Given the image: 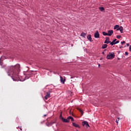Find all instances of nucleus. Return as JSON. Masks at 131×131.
Instances as JSON below:
<instances>
[{
  "instance_id": "obj_1",
  "label": "nucleus",
  "mask_w": 131,
  "mask_h": 131,
  "mask_svg": "<svg viewBox=\"0 0 131 131\" xmlns=\"http://www.w3.org/2000/svg\"><path fill=\"white\" fill-rule=\"evenodd\" d=\"M20 72V64H17L15 66H11L8 68V75L11 76L14 81H18Z\"/></svg>"
},
{
  "instance_id": "obj_2",
  "label": "nucleus",
  "mask_w": 131,
  "mask_h": 131,
  "mask_svg": "<svg viewBox=\"0 0 131 131\" xmlns=\"http://www.w3.org/2000/svg\"><path fill=\"white\" fill-rule=\"evenodd\" d=\"M114 57H115L114 53H109L106 56V59H107V60H112V59H114Z\"/></svg>"
},
{
  "instance_id": "obj_3",
  "label": "nucleus",
  "mask_w": 131,
  "mask_h": 131,
  "mask_svg": "<svg viewBox=\"0 0 131 131\" xmlns=\"http://www.w3.org/2000/svg\"><path fill=\"white\" fill-rule=\"evenodd\" d=\"M25 75H26V77H27V78H29V77H31V76H32V71H28L26 72Z\"/></svg>"
},
{
  "instance_id": "obj_4",
  "label": "nucleus",
  "mask_w": 131,
  "mask_h": 131,
  "mask_svg": "<svg viewBox=\"0 0 131 131\" xmlns=\"http://www.w3.org/2000/svg\"><path fill=\"white\" fill-rule=\"evenodd\" d=\"M48 98H51V92H49L47 93V95L45 97V100H48Z\"/></svg>"
},
{
  "instance_id": "obj_5",
  "label": "nucleus",
  "mask_w": 131,
  "mask_h": 131,
  "mask_svg": "<svg viewBox=\"0 0 131 131\" xmlns=\"http://www.w3.org/2000/svg\"><path fill=\"white\" fill-rule=\"evenodd\" d=\"M82 125L83 126H84L85 125L86 127H90V125L89 124V122L87 121H83L82 122Z\"/></svg>"
},
{
  "instance_id": "obj_6",
  "label": "nucleus",
  "mask_w": 131,
  "mask_h": 131,
  "mask_svg": "<svg viewBox=\"0 0 131 131\" xmlns=\"http://www.w3.org/2000/svg\"><path fill=\"white\" fill-rule=\"evenodd\" d=\"M94 37L95 38H100V34H99V32L98 31L94 34Z\"/></svg>"
},
{
  "instance_id": "obj_7",
  "label": "nucleus",
  "mask_w": 131,
  "mask_h": 131,
  "mask_svg": "<svg viewBox=\"0 0 131 131\" xmlns=\"http://www.w3.org/2000/svg\"><path fill=\"white\" fill-rule=\"evenodd\" d=\"M111 41H110V38L106 37L105 40L104 41V43H111Z\"/></svg>"
},
{
  "instance_id": "obj_8",
  "label": "nucleus",
  "mask_w": 131,
  "mask_h": 131,
  "mask_svg": "<svg viewBox=\"0 0 131 131\" xmlns=\"http://www.w3.org/2000/svg\"><path fill=\"white\" fill-rule=\"evenodd\" d=\"M63 122L68 123L69 122V117L67 118V119H65L64 118H62V119L61 120Z\"/></svg>"
},
{
  "instance_id": "obj_9",
  "label": "nucleus",
  "mask_w": 131,
  "mask_h": 131,
  "mask_svg": "<svg viewBox=\"0 0 131 131\" xmlns=\"http://www.w3.org/2000/svg\"><path fill=\"white\" fill-rule=\"evenodd\" d=\"M63 122L68 123L69 122V117L67 118V119H65L64 118H62V119L61 120Z\"/></svg>"
},
{
  "instance_id": "obj_10",
  "label": "nucleus",
  "mask_w": 131,
  "mask_h": 131,
  "mask_svg": "<svg viewBox=\"0 0 131 131\" xmlns=\"http://www.w3.org/2000/svg\"><path fill=\"white\" fill-rule=\"evenodd\" d=\"M113 33V30H108L107 32L108 36H111L112 35V34Z\"/></svg>"
},
{
  "instance_id": "obj_11",
  "label": "nucleus",
  "mask_w": 131,
  "mask_h": 131,
  "mask_svg": "<svg viewBox=\"0 0 131 131\" xmlns=\"http://www.w3.org/2000/svg\"><path fill=\"white\" fill-rule=\"evenodd\" d=\"M116 40H117V39H115L114 40H113L112 42L111 41V46H114V45H116Z\"/></svg>"
},
{
  "instance_id": "obj_12",
  "label": "nucleus",
  "mask_w": 131,
  "mask_h": 131,
  "mask_svg": "<svg viewBox=\"0 0 131 131\" xmlns=\"http://www.w3.org/2000/svg\"><path fill=\"white\" fill-rule=\"evenodd\" d=\"M60 81L62 83H63V84H64L65 83V80L66 79H63V77H62V76H60Z\"/></svg>"
},
{
  "instance_id": "obj_13",
  "label": "nucleus",
  "mask_w": 131,
  "mask_h": 131,
  "mask_svg": "<svg viewBox=\"0 0 131 131\" xmlns=\"http://www.w3.org/2000/svg\"><path fill=\"white\" fill-rule=\"evenodd\" d=\"M87 38L90 41H93V40H92V36L91 35H89L87 36Z\"/></svg>"
},
{
  "instance_id": "obj_14",
  "label": "nucleus",
  "mask_w": 131,
  "mask_h": 131,
  "mask_svg": "<svg viewBox=\"0 0 131 131\" xmlns=\"http://www.w3.org/2000/svg\"><path fill=\"white\" fill-rule=\"evenodd\" d=\"M73 126H74L75 127H79V125L74 122H73Z\"/></svg>"
},
{
  "instance_id": "obj_15",
  "label": "nucleus",
  "mask_w": 131,
  "mask_h": 131,
  "mask_svg": "<svg viewBox=\"0 0 131 131\" xmlns=\"http://www.w3.org/2000/svg\"><path fill=\"white\" fill-rule=\"evenodd\" d=\"M108 47V45L107 44H103L102 46V49H106Z\"/></svg>"
},
{
  "instance_id": "obj_16",
  "label": "nucleus",
  "mask_w": 131,
  "mask_h": 131,
  "mask_svg": "<svg viewBox=\"0 0 131 131\" xmlns=\"http://www.w3.org/2000/svg\"><path fill=\"white\" fill-rule=\"evenodd\" d=\"M120 31L121 33H123V27L121 26L120 27Z\"/></svg>"
},
{
  "instance_id": "obj_17",
  "label": "nucleus",
  "mask_w": 131,
  "mask_h": 131,
  "mask_svg": "<svg viewBox=\"0 0 131 131\" xmlns=\"http://www.w3.org/2000/svg\"><path fill=\"white\" fill-rule=\"evenodd\" d=\"M99 10L101 11V12H103L105 11V8H104V7H100Z\"/></svg>"
},
{
  "instance_id": "obj_18",
  "label": "nucleus",
  "mask_w": 131,
  "mask_h": 131,
  "mask_svg": "<svg viewBox=\"0 0 131 131\" xmlns=\"http://www.w3.org/2000/svg\"><path fill=\"white\" fill-rule=\"evenodd\" d=\"M71 120V121H74V119H73V117L70 116L69 117V120Z\"/></svg>"
},
{
  "instance_id": "obj_19",
  "label": "nucleus",
  "mask_w": 131,
  "mask_h": 131,
  "mask_svg": "<svg viewBox=\"0 0 131 131\" xmlns=\"http://www.w3.org/2000/svg\"><path fill=\"white\" fill-rule=\"evenodd\" d=\"M86 35V34L82 32L81 34V36H82V37H85V36Z\"/></svg>"
},
{
  "instance_id": "obj_20",
  "label": "nucleus",
  "mask_w": 131,
  "mask_h": 131,
  "mask_svg": "<svg viewBox=\"0 0 131 131\" xmlns=\"http://www.w3.org/2000/svg\"><path fill=\"white\" fill-rule=\"evenodd\" d=\"M78 110L79 111V112H80V113H81L82 115H83V111H82V110L80 108H78Z\"/></svg>"
},
{
  "instance_id": "obj_21",
  "label": "nucleus",
  "mask_w": 131,
  "mask_h": 131,
  "mask_svg": "<svg viewBox=\"0 0 131 131\" xmlns=\"http://www.w3.org/2000/svg\"><path fill=\"white\" fill-rule=\"evenodd\" d=\"M102 34L103 35H104V36H106V35L108 36V33H106L105 32H102Z\"/></svg>"
},
{
  "instance_id": "obj_22",
  "label": "nucleus",
  "mask_w": 131,
  "mask_h": 131,
  "mask_svg": "<svg viewBox=\"0 0 131 131\" xmlns=\"http://www.w3.org/2000/svg\"><path fill=\"white\" fill-rule=\"evenodd\" d=\"M118 27H119V25H116V26H115L114 29H117V28H118Z\"/></svg>"
},
{
  "instance_id": "obj_23",
  "label": "nucleus",
  "mask_w": 131,
  "mask_h": 131,
  "mask_svg": "<svg viewBox=\"0 0 131 131\" xmlns=\"http://www.w3.org/2000/svg\"><path fill=\"white\" fill-rule=\"evenodd\" d=\"M0 65L3 66V61H2V58H0Z\"/></svg>"
},
{
  "instance_id": "obj_24",
  "label": "nucleus",
  "mask_w": 131,
  "mask_h": 131,
  "mask_svg": "<svg viewBox=\"0 0 131 131\" xmlns=\"http://www.w3.org/2000/svg\"><path fill=\"white\" fill-rule=\"evenodd\" d=\"M59 118H60V119H62V118H63V117L62 116V114H60V116H59Z\"/></svg>"
},
{
  "instance_id": "obj_25",
  "label": "nucleus",
  "mask_w": 131,
  "mask_h": 131,
  "mask_svg": "<svg viewBox=\"0 0 131 131\" xmlns=\"http://www.w3.org/2000/svg\"><path fill=\"white\" fill-rule=\"evenodd\" d=\"M125 56H128V52H125Z\"/></svg>"
},
{
  "instance_id": "obj_26",
  "label": "nucleus",
  "mask_w": 131,
  "mask_h": 131,
  "mask_svg": "<svg viewBox=\"0 0 131 131\" xmlns=\"http://www.w3.org/2000/svg\"><path fill=\"white\" fill-rule=\"evenodd\" d=\"M121 38V36H120V35H118V36H117V38L119 39V38Z\"/></svg>"
},
{
  "instance_id": "obj_27",
  "label": "nucleus",
  "mask_w": 131,
  "mask_h": 131,
  "mask_svg": "<svg viewBox=\"0 0 131 131\" xmlns=\"http://www.w3.org/2000/svg\"><path fill=\"white\" fill-rule=\"evenodd\" d=\"M121 45H123L124 43H125V41H123L122 42H121Z\"/></svg>"
},
{
  "instance_id": "obj_28",
  "label": "nucleus",
  "mask_w": 131,
  "mask_h": 131,
  "mask_svg": "<svg viewBox=\"0 0 131 131\" xmlns=\"http://www.w3.org/2000/svg\"><path fill=\"white\" fill-rule=\"evenodd\" d=\"M119 121V118H118V120H117L116 121V122L117 123H118V121Z\"/></svg>"
},
{
  "instance_id": "obj_29",
  "label": "nucleus",
  "mask_w": 131,
  "mask_h": 131,
  "mask_svg": "<svg viewBox=\"0 0 131 131\" xmlns=\"http://www.w3.org/2000/svg\"><path fill=\"white\" fill-rule=\"evenodd\" d=\"M129 50L131 52V45L129 47Z\"/></svg>"
},
{
  "instance_id": "obj_30",
  "label": "nucleus",
  "mask_w": 131,
  "mask_h": 131,
  "mask_svg": "<svg viewBox=\"0 0 131 131\" xmlns=\"http://www.w3.org/2000/svg\"><path fill=\"white\" fill-rule=\"evenodd\" d=\"M117 30L118 31V30H120V27H118L117 29Z\"/></svg>"
},
{
  "instance_id": "obj_31",
  "label": "nucleus",
  "mask_w": 131,
  "mask_h": 131,
  "mask_svg": "<svg viewBox=\"0 0 131 131\" xmlns=\"http://www.w3.org/2000/svg\"><path fill=\"white\" fill-rule=\"evenodd\" d=\"M116 43H119V41L118 40V41H116Z\"/></svg>"
},
{
  "instance_id": "obj_32",
  "label": "nucleus",
  "mask_w": 131,
  "mask_h": 131,
  "mask_svg": "<svg viewBox=\"0 0 131 131\" xmlns=\"http://www.w3.org/2000/svg\"><path fill=\"white\" fill-rule=\"evenodd\" d=\"M126 46H127V47H129V43H127Z\"/></svg>"
},
{
  "instance_id": "obj_33",
  "label": "nucleus",
  "mask_w": 131,
  "mask_h": 131,
  "mask_svg": "<svg viewBox=\"0 0 131 131\" xmlns=\"http://www.w3.org/2000/svg\"><path fill=\"white\" fill-rule=\"evenodd\" d=\"M99 67H100L101 66V65L100 64H98Z\"/></svg>"
},
{
  "instance_id": "obj_34",
  "label": "nucleus",
  "mask_w": 131,
  "mask_h": 131,
  "mask_svg": "<svg viewBox=\"0 0 131 131\" xmlns=\"http://www.w3.org/2000/svg\"><path fill=\"white\" fill-rule=\"evenodd\" d=\"M19 129H20V130H22V128H19Z\"/></svg>"
},
{
  "instance_id": "obj_35",
  "label": "nucleus",
  "mask_w": 131,
  "mask_h": 131,
  "mask_svg": "<svg viewBox=\"0 0 131 131\" xmlns=\"http://www.w3.org/2000/svg\"><path fill=\"white\" fill-rule=\"evenodd\" d=\"M46 116H47V115H44V117H46Z\"/></svg>"
},
{
  "instance_id": "obj_36",
  "label": "nucleus",
  "mask_w": 131,
  "mask_h": 131,
  "mask_svg": "<svg viewBox=\"0 0 131 131\" xmlns=\"http://www.w3.org/2000/svg\"><path fill=\"white\" fill-rule=\"evenodd\" d=\"M102 54H105V53L104 52H102Z\"/></svg>"
}]
</instances>
